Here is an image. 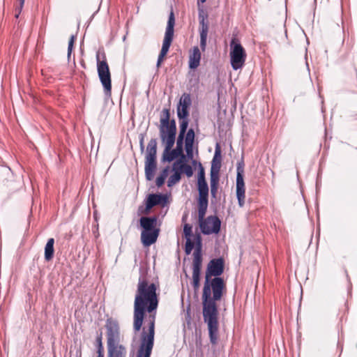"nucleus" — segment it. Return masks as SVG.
Listing matches in <instances>:
<instances>
[{"label": "nucleus", "mask_w": 357, "mask_h": 357, "mask_svg": "<svg viewBox=\"0 0 357 357\" xmlns=\"http://www.w3.org/2000/svg\"><path fill=\"white\" fill-rule=\"evenodd\" d=\"M225 260L222 257L212 259L205 272L202 291V314L207 324L210 342L215 345L218 340V310L216 301L221 300L226 284L220 275L224 273Z\"/></svg>", "instance_id": "obj_1"}, {"label": "nucleus", "mask_w": 357, "mask_h": 357, "mask_svg": "<svg viewBox=\"0 0 357 357\" xmlns=\"http://www.w3.org/2000/svg\"><path fill=\"white\" fill-rule=\"evenodd\" d=\"M163 116L160 119V137L162 143L165 144L161 158L162 162H171L178 158L174 163L176 165L186 164L188 158L183 153V143L180 144L178 149H172L176 140V123L174 119L170 120V112L168 109L162 110Z\"/></svg>", "instance_id": "obj_2"}, {"label": "nucleus", "mask_w": 357, "mask_h": 357, "mask_svg": "<svg viewBox=\"0 0 357 357\" xmlns=\"http://www.w3.org/2000/svg\"><path fill=\"white\" fill-rule=\"evenodd\" d=\"M156 289L157 287L154 283L149 284L146 279L139 277L134 303L133 331L135 333L142 328L146 310L151 313L158 307Z\"/></svg>", "instance_id": "obj_3"}, {"label": "nucleus", "mask_w": 357, "mask_h": 357, "mask_svg": "<svg viewBox=\"0 0 357 357\" xmlns=\"http://www.w3.org/2000/svg\"><path fill=\"white\" fill-rule=\"evenodd\" d=\"M208 199H198V218L201 231L204 235L218 234L221 228V221L216 215H210L204 218Z\"/></svg>", "instance_id": "obj_4"}, {"label": "nucleus", "mask_w": 357, "mask_h": 357, "mask_svg": "<svg viewBox=\"0 0 357 357\" xmlns=\"http://www.w3.org/2000/svg\"><path fill=\"white\" fill-rule=\"evenodd\" d=\"M158 217L142 216L139 225L142 228L141 241L144 246L149 247L155 243L160 234V228L157 227Z\"/></svg>", "instance_id": "obj_5"}, {"label": "nucleus", "mask_w": 357, "mask_h": 357, "mask_svg": "<svg viewBox=\"0 0 357 357\" xmlns=\"http://www.w3.org/2000/svg\"><path fill=\"white\" fill-rule=\"evenodd\" d=\"M155 319V314H151L149 317L148 331L143 328L141 333V342L136 357H151L154 345Z\"/></svg>", "instance_id": "obj_6"}, {"label": "nucleus", "mask_w": 357, "mask_h": 357, "mask_svg": "<svg viewBox=\"0 0 357 357\" xmlns=\"http://www.w3.org/2000/svg\"><path fill=\"white\" fill-rule=\"evenodd\" d=\"M175 25V16L173 10L172 9L167 24V27L165 33V37L162 42V45L160 54L158 57L156 68H159L161 66L165 57L169 52V47L174 39Z\"/></svg>", "instance_id": "obj_7"}, {"label": "nucleus", "mask_w": 357, "mask_h": 357, "mask_svg": "<svg viewBox=\"0 0 357 357\" xmlns=\"http://www.w3.org/2000/svg\"><path fill=\"white\" fill-rule=\"evenodd\" d=\"M230 61L234 70L241 68L245 61L246 53L241 44L236 38H232L230 43Z\"/></svg>", "instance_id": "obj_8"}, {"label": "nucleus", "mask_w": 357, "mask_h": 357, "mask_svg": "<svg viewBox=\"0 0 357 357\" xmlns=\"http://www.w3.org/2000/svg\"><path fill=\"white\" fill-rule=\"evenodd\" d=\"M97 70L100 81L103 86L106 96H110L112 92V80L109 66L106 60L100 61L97 55Z\"/></svg>", "instance_id": "obj_9"}, {"label": "nucleus", "mask_w": 357, "mask_h": 357, "mask_svg": "<svg viewBox=\"0 0 357 357\" xmlns=\"http://www.w3.org/2000/svg\"><path fill=\"white\" fill-rule=\"evenodd\" d=\"M168 202V196L162 193H151L149 194L145 200V208L139 206V213L148 214L151 208L157 205L165 206Z\"/></svg>", "instance_id": "obj_10"}, {"label": "nucleus", "mask_w": 357, "mask_h": 357, "mask_svg": "<svg viewBox=\"0 0 357 357\" xmlns=\"http://www.w3.org/2000/svg\"><path fill=\"white\" fill-rule=\"evenodd\" d=\"M105 328L107 330V344L120 342V326L117 320L112 317L107 319Z\"/></svg>", "instance_id": "obj_11"}, {"label": "nucleus", "mask_w": 357, "mask_h": 357, "mask_svg": "<svg viewBox=\"0 0 357 357\" xmlns=\"http://www.w3.org/2000/svg\"><path fill=\"white\" fill-rule=\"evenodd\" d=\"M243 164L238 163L237 166L236 174V197L240 207H243L245 204V183L243 179Z\"/></svg>", "instance_id": "obj_12"}, {"label": "nucleus", "mask_w": 357, "mask_h": 357, "mask_svg": "<svg viewBox=\"0 0 357 357\" xmlns=\"http://www.w3.org/2000/svg\"><path fill=\"white\" fill-rule=\"evenodd\" d=\"M221 167V162L220 160L215 162L212 160L211 167L210 171V185H211V194L213 198L216 197L218 192V184L220 181L219 173Z\"/></svg>", "instance_id": "obj_13"}, {"label": "nucleus", "mask_w": 357, "mask_h": 357, "mask_svg": "<svg viewBox=\"0 0 357 357\" xmlns=\"http://www.w3.org/2000/svg\"><path fill=\"white\" fill-rule=\"evenodd\" d=\"M192 104L191 98L189 93H184L177 105L176 113L178 119H187L189 116V108Z\"/></svg>", "instance_id": "obj_14"}, {"label": "nucleus", "mask_w": 357, "mask_h": 357, "mask_svg": "<svg viewBox=\"0 0 357 357\" xmlns=\"http://www.w3.org/2000/svg\"><path fill=\"white\" fill-rule=\"evenodd\" d=\"M107 347L108 357H126L127 349L124 345L120 344V342L107 344Z\"/></svg>", "instance_id": "obj_15"}, {"label": "nucleus", "mask_w": 357, "mask_h": 357, "mask_svg": "<svg viewBox=\"0 0 357 357\" xmlns=\"http://www.w3.org/2000/svg\"><path fill=\"white\" fill-rule=\"evenodd\" d=\"M157 169L156 158L145 159V176L147 181H152Z\"/></svg>", "instance_id": "obj_16"}, {"label": "nucleus", "mask_w": 357, "mask_h": 357, "mask_svg": "<svg viewBox=\"0 0 357 357\" xmlns=\"http://www.w3.org/2000/svg\"><path fill=\"white\" fill-rule=\"evenodd\" d=\"M200 24L199 33H200V47L202 51H204L206 47V40L208 32V24L207 20L199 21Z\"/></svg>", "instance_id": "obj_17"}, {"label": "nucleus", "mask_w": 357, "mask_h": 357, "mask_svg": "<svg viewBox=\"0 0 357 357\" xmlns=\"http://www.w3.org/2000/svg\"><path fill=\"white\" fill-rule=\"evenodd\" d=\"M179 119V132L176 139V143H178V147H180V144L183 143L185 135L187 132L188 127L189 120L187 119Z\"/></svg>", "instance_id": "obj_18"}, {"label": "nucleus", "mask_w": 357, "mask_h": 357, "mask_svg": "<svg viewBox=\"0 0 357 357\" xmlns=\"http://www.w3.org/2000/svg\"><path fill=\"white\" fill-rule=\"evenodd\" d=\"M201 53L198 47H194L192 54L190 56L189 68H197L200 63Z\"/></svg>", "instance_id": "obj_19"}, {"label": "nucleus", "mask_w": 357, "mask_h": 357, "mask_svg": "<svg viewBox=\"0 0 357 357\" xmlns=\"http://www.w3.org/2000/svg\"><path fill=\"white\" fill-rule=\"evenodd\" d=\"M157 139H151L147 144L145 159L156 158Z\"/></svg>", "instance_id": "obj_20"}, {"label": "nucleus", "mask_w": 357, "mask_h": 357, "mask_svg": "<svg viewBox=\"0 0 357 357\" xmlns=\"http://www.w3.org/2000/svg\"><path fill=\"white\" fill-rule=\"evenodd\" d=\"M54 239L53 238H50L47 240V242L45 247V253L44 257L45 261H50L54 257Z\"/></svg>", "instance_id": "obj_21"}, {"label": "nucleus", "mask_w": 357, "mask_h": 357, "mask_svg": "<svg viewBox=\"0 0 357 357\" xmlns=\"http://www.w3.org/2000/svg\"><path fill=\"white\" fill-rule=\"evenodd\" d=\"M202 252L194 251L192 271L201 272L202 266Z\"/></svg>", "instance_id": "obj_22"}, {"label": "nucleus", "mask_w": 357, "mask_h": 357, "mask_svg": "<svg viewBox=\"0 0 357 357\" xmlns=\"http://www.w3.org/2000/svg\"><path fill=\"white\" fill-rule=\"evenodd\" d=\"M198 199H208V186L206 181H197Z\"/></svg>", "instance_id": "obj_23"}, {"label": "nucleus", "mask_w": 357, "mask_h": 357, "mask_svg": "<svg viewBox=\"0 0 357 357\" xmlns=\"http://www.w3.org/2000/svg\"><path fill=\"white\" fill-rule=\"evenodd\" d=\"M96 346L97 349V354H104V347L102 344V333L101 331L99 333H97L96 338Z\"/></svg>", "instance_id": "obj_24"}, {"label": "nucleus", "mask_w": 357, "mask_h": 357, "mask_svg": "<svg viewBox=\"0 0 357 357\" xmlns=\"http://www.w3.org/2000/svg\"><path fill=\"white\" fill-rule=\"evenodd\" d=\"M195 133L192 128H190L185 133L184 140L185 144L194 145Z\"/></svg>", "instance_id": "obj_25"}, {"label": "nucleus", "mask_w": 357, "mask_h": 357, "mask_svg": "<svg viewBox=\"0 0 357 357\" xmlns=\"http://www.w3.org/2000/svg\"><path fill=\"white\" fill-rule=\"evenodd\" d=\"M201 272L192 271V287L195 291H197L200 286Z\"/></svg>", "instance_id": "obj_26"}, {"label": "nucleus", "mask_w": 357, "mask_h": 357, "mask_svg": "<svg viewBox=\"0 0 357 357\" xmlns=\"http://www.w3.org/2000/svg\"><path fill=\"white\" fill-rule=\"evenodd\" d=\"M195 251L202 252V239L199 234H197L195 236Z\"/></svg>", "instance_id": "obj_27"}, {"label": "nucleus", "mask_w": 357, "mask_h": 357, "mask_svg": "<svg viewBox=\"0 0 357 357\" xmlns=\"http://www.w3.org/2000/svg\"><path fill=\"white\" fill-rule=\"evenodd\" d=\"M181 178V176H178V174L173 173V174L171 175L167 180V186L168 187L173 186L176 183L179 182Z\"/></svg>", "instance_id": "obj_28"}, {"label": "nucleus", "mask_w": 357, "mask_h": 357, "mask_svg": "<svg viewBox=\"0 0 357 357\" xmlns=\"http://www.w3.org/2000/svg\"><path fill=\"white\" fill-rule=\"evenodd\" d=\"M192 227L190 224L186 223L183 226V234H184V236H185L186 241H188V238L191 239V237L192 236Z\"/></svg>", "instance_id": "obj_29"}, {"label": "nucleus", "mask_w": 357, "mask_h": 357, "mask_svg": "<svg viewBox=\"0 0 357 357\" xmlns=\"http://www.w3.org/2000/svg\"><path fill=\"white\" fill-rule=\"evenodd\" d=\"M197 181H206L205 171L201 162L198 163Z\"/></svg>", "instance_id": "obj_30"}, {"label": "nucleus", "mask_w": 357, "mask_h": 357, "mask_svg": "<svg viewBox=\"0 0 357 357\" xmlns=\"http://www.w3.org/2000/svg\"><path fill=\"white\" fill-rule=\"evenodd\" d=\"M194 247H195L194 241H192L191 239L188 238V241H185V254L187 255H189L191 253Z\"/></svg>", "instance_id": "obj_31"}, {"label": "nucleus", "mask_w": 357, "mask_h": 357, "mask_svg": "<svg viewBox=\"0 0 357 357\" xmlns=\"http://www.w3.org/2000/svg\"><path fill=\"white\" fill-rule=\"evenodd\" d=\"M183 167V173H184L187 177H191L193 174V169L192 167L188 164L182 165Z\"/></svg>", "instance_id": "obj_32"}, {"label": "nucleus", "mask_w": 357, "mask_h": 357, "mask_svg": "<svg viewBox=\"0 0 357 357\" xmlns=\"http://www.w3.org/2000/svg\"><path fill=\"white\" fill-rule=\"evenodd\" d=\"M193 146L194 145L185 144V149L186 152L185 156L189 160H192L193 158Z\"/></svg>", "instance_id": "obj_33"}, {"label": "nucleus", "mask_w": 357, "mask_h": 357, "mask_svg": "<svg viewBox=\"0 0 357 357\" xmlns=\"http://www.w3.org/2000/svg\"><path fill=\"white\" fill-rule=\"evenodd\" d=\"M221 158V149L220 144L218 143L216 144L215 148V154L213 156V160H215V161H218V160H220Z\"/></svg>", "instance_id": "obj_34"}, {"label": "nucleus", "mask_w": 357, "mask_h": 357, "mask_svg": "<svg viewBox=\"0 0 357 357\" xmlns=\"http://www.w3.org/2000/svg\"><path fill=\"white\" fill-rule=\"evenodd\" d=\"M75 39V37L73 35H72L70 38V40L68 42V59L70 56V54H71V52H72V50L73 48Z\"/></svg>", "instance_id": "obj_35"}, {"label": "nucleus", "mask_w": 357, "mask_h": 357, "mask_svg": "<svg viewBox=\"0 0 357 357\" xmlns=\"http://www.w3.org/2000/svg\"><path fill=\"white\" fill-rule=\"evenodd\" d=\"M172 172L173 173L178 174V176H181V174H183V167L182 165H176V163H174L172 165Z\"/></svg>", "instance_id": "obj_36"}, {"label": "nucleus", "mask_w": 357, "mask_h": 357, "mask_svg": "<svg viewBox=\"0 0 357 357\" xmlns=\"http://www.w3.org/2000/svg\"><path fill=\"white\" fill-rule=\"evenodd\" d=\"M198 18L199 21L203 20H207L208 15L204 12V9L202 8L199 7L198 9Z\"/></svg>", "instance_id": "obj_37"}, {"label": "nucleus", "mask_w": 357, "mask_h": 357, "mask_svg": "<svg viewBox=\"0 0 357 357\" xmlns=\"http://www.w3.org/2000/svg\"><path fill=\"white\" fill-rule=\"evenodd\" d=\"M19 6L16 8L15 17H18L24 4V0H18Z\"/></svg>", "instance_id": "obj_38"}, {"label": "nucleus", "mask_w": 357, "mask_h": 357, "mask_svg": "<svg viewBox=\"0 0 357 357\" xmlns=\"http://www.w3.org/2000/svg\"><path fill=\"white\" fill-rule=\"evenodd\" d=\"M165 179L164 177L162 176H160V175L157 177L156 178V181H155V183H156V185L160 188L161 187L162 185H164L165 183Z\"/></svg>", "instance_id": "obj_39"}, {"label": "nucleus", "mask_w": 357, "mask_h": 357, "mask_svg": "<svg viewBox=\"0 0 357 357\" xmlns=\"http://www.w3.org/2000/svg\"><path fill=\"white\" fill-rule=\"evenodd\" d=\"M169 171V167H165L160 172V176L167 178Z\"/></svg>", "instance_id": "obj_40"}, {"label": "nucleus", "mask_w": 357, "mask_h": 357, "mask_svg": "<svg viewBox=\"0 0 357 357\" xmlns=\"http://www.w3.org/2000/svg\"><path fill=\"white\" fill-rule=\"evenodd\" d=\"M139 146H140V151L141 152H143L144 150V137L142 136L139 139Z\"/></svg>", "instance_id": "obj_41"}, {"label": "nucleus", "mask_w": 357, "mask_h": 357, "mask_svg": "<svg viewBox=\"0 0 357 357\" xmlns=\"http://www.w3.org/2000/svg\"><path fill=\"white\" fill-rule=\"evenodd\" d=\"M76 357H82V351L80 349L77 350Z\"/></svg>", "instance_id": "obj_42"}, {"label": "nucleus", "mask_w": 357, "mask_h": 357, "mask_svg": "<svg viewBox=\"0 0 357 357\" xmlns=\"http://www.w3.org/2000/svg\"><path fill=\"white\" fill-rule=\"evenodd\" d=\"M211 225H212V224H206V227L208 229H212V227H211Z\"/></svg>", "instance_id": "obj_43"}, {"label": "nucleus", "mask_w": 357, "mask_h": 357, "mask_svg": "<svg viewBox=\"0 0 357 357\" xmlns=\"http://www.w3.org/2000/svg\"><path fill=\"white\" fill-rule=\"evenodd\" d=\"M206 1V0H198V3H204Z\"/></svg>", "instance_id": "obj_44"}, {"label": "nucleus", "mask_w": 357, "mask_h": 357, "mask_svg": "<svg viewBox=\"0 0 357 357\" xmlns=\"http://www.w3.org/2000/svg\"><path fill=\"white\" fill-rule=\"evenodd\" d=\"M6 172H11V169H10V167H7V168L6 169Z\"/></svg>", "instance_id": "obj_45"}, {"label": "nucleus", "mask_w": 357, "mask_h": 357, "mask_svg": "<svg viewBox=\"0 0 357 357\" xmlns=\"http://www.w3.org/2000/svg\"><path fill=\"white\" fill-rule=\"evenodd\" d=\"M192 165H195L197 164V161H196V160H192Z\"/></svg>", "instance_id": "obj_46"}, {"label": "nucleus", "mask_w": 357, "mask_h": 357, "mask_svg": "<svg viewBox=\"0 0 357 357\" xmlns=\"http://www.w3.org/2000/svg\"><path fill=\"white\" fill-rule=\"evenodd\" d=\"M97 357H104V354H98V356Z\"/></svg>", "instance_id": "obj_47"}, {"label": "nucleus", "mask_w": 357, "mask_h": 357, "mask_svg": "<svg viewBox=\"0 0 357 357\" xmlns=\"http://www.w3.org/2000/svg\"><path fill=\"white\" fill-rule=\"evenodd\" d=\"M306 66H307V68L308 71H310L309 65H308L307 62H306Z\"/></svg>", "instance_id": "obj_48"}, {"label": "nucleus", "mask_w": 357, "mask_h": 357, "mask_svg": "<svg viewBox=\"0 0 357 357\" xmlns=\"http://www.w3.org/2000/svg\"><path fill=\"white\" fill-rule=\"evenodd\" d=\"M317 0H314V2H316Z\"/></svg>", "instance_id": "obj_49"}]
</instances>
